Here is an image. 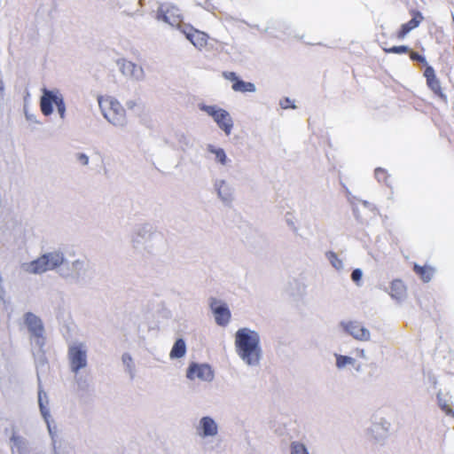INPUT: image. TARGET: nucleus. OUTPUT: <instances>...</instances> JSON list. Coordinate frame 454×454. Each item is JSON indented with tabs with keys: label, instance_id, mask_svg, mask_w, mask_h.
Masks as SVG:
<instances>
[{
	"label": "nucleus",
	"instance_id": "nucleus-28",
	"mask_svg": "<svg viewBox=\"0 0 454 454\" xmlns=\"http://www.w3.org/2000/svg\"><path fill=\"white\" fill-rule=\"evenodd\" d=\"M408 53H409L410 59L411 60L422 63V64L426 65V67L427 66V60H426L425 57H423L422 55H420L418 52L413 51H410Z\"/></svg>",
	"mask_w": 454,
	"mask_h": 454
},
{
	"label": "nucleus",
	"instance_id": "nucleus-5",
	"mask_svg": "<svg viewBox=\"0 0 454 454\" xmlns=\"http://www.w3.org/2000/svg\"><path fill=\"white\" fill-rule=\"evenodd\" d=\"M68 359L71 369L74 372H78L87 365L86 349L82 344H75L68 348Z\"/></svg>",
	"mask_w": 454,
	"mask_h": 454
},
{
	"label": "nucleus",
	"instance_id": "nucleus-25",
	"mask_svg": "<svg viewBox=\"0 0 454 454\" xmlns=\"http://www.w3.org/2000/svg\"><path fill=\"white\" fill-rule=\"evenodd\" d=\"M383 50L386 53H395V54L408 53L410 51L409 47L405 46V45L393 46L390 48H384Z\"/></svg>",
	"mask_w": 454,
	"mask_h": 454
},
{
	"label": "nucleus",
	"instance_id": "nucleus-6",
	"mask_svg": "<svg viewBox=\"0 0 454 454\" xmlns=\"http://www.w3.org/2000/svg\"><path fill=\"white\" fill-rule=\"evenodd\" d=\"M157 19L175 27H179L182 22L180 10L174 4H161L157 12Z\"/></svg>",
	"mask_w": 454,
	"mask_h": 454
},
{
	"label": "nucleus",
	"instance_id": "nucleus-31",
	"mask_svg": "<svg viewBox=\"0 0 454 454\" xmlns=\"http://www.w3.org/2000/svg\"><path fill=\"white\" fill-rule=\"evenodd\" d=\"M375 176L377 178H381V177H384L386 176V171L382 168H376L375 169Z\"/></svg>",
	"mask_w": 454,
	"mask_h": 454
},
{
	"label": "nucleus",
	"instance_id": "nucleus-22",
	"mask_svg": "<svg viewBox=\"0 0 454 454\" xmlns=\"http://www.w3.org/2000/svg\"><path fill=\"white\" fill-rule=\"evenodd\" d=\"M208 151L215 155V159L221 164L225 165L227 162V157L225 152L222 148H215L213 145H208Z\"/></svg>",
	"mask_w": 454,
	"mask_h": 454
},
{
	"label": "nucleus",
	"instance_id": "nucleus-11",
	"mask_svg": "<svg viewBox=\"0 0 454 454\" xmlns=\"http://www.w3.org/2000/svg\"><path fill=\"white\" fill-rule=\"evenodd\" d=\"M223 76L232 82L231 88L234 91L242 93L255 91V85L254 83L240 80L234 72L224 71L223 72Z\"/></svg>",
	"mask_w": 454,
	"mask_h": 454
},
{
	"label": "nucleus",
	"instance_id": "nucleus-1",
	"mask_svg": "<svg viewBox=\"0 0 454 454\" xmlns=\"http://www.w3.org/2000/svg\"><path fill=\"white\" fill-rule=\"evenodd\" d=\"M235 347L238 355L247 364H257L261 358L259 334L248 328L239 329L235 334Z\"/></svg>",
	"mask_w": 454,
	"mask_h": 454
},
{
	"label": "nucleus",
	"instance_id": "nucleus-23",
	"mask_svg": "<svg viewBox=\"0 0 454 454\" xmlns=\"http://www.w3.org/2000/svg\"><path fill=\"white\" fill-rule=\"evenodd\" d=\"M326 257L332 266L336 270H340L343 267L342 261L338 257L336 253L330 251L326 253Z\"/></svg>",
	"mask_w": 454,
	"mask_h": 454
},
{
	"label": "nucleus",
	"instance_id": "nucleus-3",
	"mask_svg": "<svg viewBox=\"0 0 454 454\" xmlns=\"http://www.w3.org/2000/svg\"><path fill=\"white\" fill-rule=\"evenodd\" d=\"M53 104L56 105L60 117L64 118L65 112H66V106H65V103H64L62 96L58 92L48 90L46 89L43 90V94L41 97V100H40V107H41L42 113L45 116H49L52 114V112H53L52 105Z\"/></svg>",
	"mask_w": 454,
	"mask_h": 454
},
{
	"label": "nucleus",
	"instance_id": "nucleus-26",
	"mask_svg": "<svg viewBox=\"0 0 454 454\" xmlns=\"http://www.w3.org/2000/svg\"><path fill=\"white\" fill-rule=\"evenodd\" d=\"M291 454H309V452L302 443L294 442L291 444Z\"/></svg>",
	"mask_w": 454,
	"mask_h": 454
},
{
	"label": "nucleus",
	"instance_id": "nucleus-10",
	"mask_svg": "<svg viewBox=\"0 0 454 454\" xmlns=\"http://www.w3.org/2000/svg\"><path fill=\"white\" fill-rule=\"evenodd\" d=\"M341 326L356 340L366 341L370 339V332L357 321L342 322Z\"/></svg>",
	"mask_w": 454,
	"mask_h": 454
},
{
	"label": "nucleus",
	"instance_id": "nucleus-32",
	"mask_svg": "<svg viewBox=\"0 0 454 454\" xmlns=\"http://www.w3.org/2000/svg\"><path fill=\"white\" fill-rule=\"evenodd\" d=\"M288 103H289V99H288V98H286V105H284V104H281V105H282V106H283L284 108H287V107H288Z\"/></svg>",
	"mask_w": 454,
	"mask_h": 454
},
{
	"label": "nucleus",
	"instance_id": "nucleus-29",
	"mask_svg": "<svg viewBox=\"0 0 454 454\" xmlns=\"http://www.w3.org/2000/svg\"><path fill=\"white\" fill-rule=\"evenodd\" d=\"M363 273L360 269H356L351 273V278L352 280L356 284L359 285L361 278H362Z\"/></svg>",
	"mask_w": 454,
	"mask_h": 454
},
{
	"label": "nucleus",
	"instance_id": "nucleus-4",
	"mask_svg": "<svg viewBox=\"0 0 454 454\" xmlns=\"http://www.w3.org/2000/svg\"><path fill=\"white\" fill-rule=\"evenodd\" d=\"M200 109L210 115L217 123L218 127L224 131L226 135H230L233 127V121L230 114L216 106L200 105Z\"/></svg>",
	"mask_w": 454,
	"mask_h": 454
},
{
	"label": "nucleus",
	"instance_id": "nucleus-18",
	"mask_svg": "<svg viewBox=\"0 0 454 454\" xmlns=\"http://www.w3.org/2000/svg\"><path fill=\"white\" fill-rule=\"evenodd\" d=\"M389 294L392 298L401 301L406 296V286L399 279L393 280L390 285Z\"/></svg>",
	"mask_w": 454,
	"mask_h": 454
},
{
	"label": "nucleus",
	"instance_id": "nucleus-19",
	"mask_svg": "<svg viewBox=\"0 0 454 454\" xmlns=\"http://www.w3.org/2000/svg\"><path fill=\"white\" fill-rule=\"evenodd\" d=\"M413 270L426 282L431 279L434 271L431 266H419L418 264H414Z\"/></svg>",
	"mask_w": 454,
	"mask_h": 454
},
{
	"label": "nucleus",
	"instance_id": "nucleus-27",
	"mask_svg": "<svg viewBox=\"0 0 454 454\" xmlns=\"http://www.w3.org/2000/svg\"><path fill=\"white\" fill-rule=\"evenodd\" d=\"M438 404L441 409L449 416L454 417V411L445 400L438 397Z\"/></svg>",
	"mask_w": 454,
	"mask_h": 454
},
{
	"label": "nucleus",
	"instance_id": "nucleus-2",
	"mask_svg": "<svg viewBox=\"0 0 454 454\" xmlns=\"http://www.w3.org/2000/svg\"><path fill=\"white\" fill-rule=\"evenodd\" d=\"M98 105L104 117L115 126H121L126 121L125 110L115 98L112 97H98Z\"/></svg>",
	"mask_w": 454,
	"mask_h": 454
},
{
	"label": "nucleus",
	"instance_id": "nucleus-7",
	"mask_svg": "<svg viewBox=\"0 0 454 454\" xmlns=\"http://www.w3.org/2000/svg\"><path fill=\"white\" fill-rule=\"evenodd\" d=\"M186 376L192 380L198 379L211 381L214 379V372L208 364L192 363L187 369Z\"/></svg>",
	"mask_w": 454,
	"mask_h": 454
},
{
	"label": "nucleus",
	"instance_id": "nucleus-9",
	"mask_svg": "<svg viewBox=\"0 0 454 454\" xmlns=\"http://www.w3.org/2000/svg\"><path fill=\"white\" fill-rule=\"evenodd\" d=\"M424 76L426 78L427 87L434 92V94L443 101H447V96L442 89L441 82L436 76L434 69L431 66L426 67L424 70Z\"/></svg>",
	"mask_w": 454,
	"mask_h": 454
},
{
	"label": "nucleus",
	"instance_id": "nucleus-24",
	"mask_svg": "<svg viewBox=\"0 0 454 454\" xmlns=\"http://www.w3.org/2000/svg\"><path fill=\"white\" fill-rule=\"evenodd\" d=\"M336 356V366L338 368H343L347 364H354L355 359L348 356H342V355H335Z\"/></svg>",
	"mask_w": 454,
	"mask_h": 454
},
{
	"label": "nucleus",
	"instance_id": "nucleus-20",
	"mask_svg": "<svg viewBox=\"0 0 454 454\" xmlns=\"http://www.w3.org/2000/svg\"><path fill=\"white\" fill-rule=\"evenodd\" d=\"M185 352H186V346H185L184 340L183 339H178L175 342V344L170 351V357L171 358H181L185 355Z\"/></svg>",
	"mask_w": 454,
	"mask_h": 454
},
{
	"label": "nucleus",
	"instance_id": "nucleus-30",
	"mask_svg": "<svg viewBox=\"0 0 454 454\" xmlns=\"http://www.w3.org/2000/svg\"><path fill=\"white\" fill-rule=\"evenodd\" d=\"M77 160L83 166H86V165L89 164V157L86 154H84V153H78L77 154Z\"/></svg>",
	"mask_w": 454,
	"mask_h": 454
},
{
	"label": "nucleus",
	"instance_id": "nucleus-17",
	"mask_svg": "<svg viewBox=\"0 0 454 454\" xmlns=\"http://www.w3.org/2000/svg\"><path fill=\"white\" fill-rule=\"evenodd\" d=\"M120 67L123 74L136 79H139L143 74L142 68L129 60L122 59Z\"/></svg>",
	"mask_w": 454,
	"mask_h": 454
},
{
	"label": "nucleus",
	"instance_id": "nucleus-16",
	"mask_svg": "<svg viewBox=\"0 0 454 454\" xmlns=\"http://www.w3.org/2000/svg\"><path fill=\"white\" fill-rule=\"evenodd\" d=\"M24 270L27 273L40 274L50 270L49 256L42 255L36 260L24 265Z\"/></svg>",
	"mask_w": 454,
	"mask_h": 454
},
{
	"label": "nucleus",
	"instance_id": "nucleus-15",
	"mask_svg": "<svg viewBox=\"0 0 454 454\" xmlns=\"http://www.w3.org/2000/svg\"><path fill=\"white\" fill-rule=\"evenodd\" d=\"M197 431L201 437L215 436L217 434L218 427L212 418L203 417L200 421Z\"/></svg>",
	"mask_w": 454,
	"mask_h": 454
},
{
	"label": "nucleus",
	"instance_id": "nucleus-21",
	"mask_svg": "<svg viewBox=\"0 0 454 454\" xmlns=\"http://www.w3.org/2000/svg\"><path fill=\"white\" fill-rule=\"evenodd\" d=\"M49 256V266L50 270H53L63 262V256L59 253H49L45 254Z\"/></svg>",
	"mask_w": 454,
	"mask_h": 454
},
{
	"label": "nucleus",
	"instance_id": "nucleus-12",
	"mask_svg": "<svg viewBox=\"0 0 454 454\" xmlns=\"http://www.w3.org/2000/svg\"><path fill=\"white\" fill-rule=\"evenodd\" d=\"M25 324L30 333L37 338L43 339L44 333V327L41 318L32 312H27L24 316Z\"/></svg>",
	"mask_w": 454,
	"mask_h": 454
},
{
	"label": "nucleus",
	"instance_id": "nucleus-33",
	"mask_svg": "<svg viewBox=\"0 0 454 454\" xmlns=\"http://www.w3.org/2000/svg\"><path fill=\"white\" fill-rule=\"evenodd\" d=\"M361 356H364V350H361Z\"/></svg>",
	"mask_w": 454,
	"mask_h": 454
},
{
	"label": "nucleus",
	"instance_id": "nucleus-14",
	"mask_svg": "<svg viewBox=\"0 0 454 454\" xmlns=\"http://www.w3.org/2000/svg\"><path fill=\"white\" fill-rule=\"evenodd\" d=\"M410 14L412 17L411 20L406 23H403L396 33V36L399 39L404 38L409 32L418 27L420 25V23L424 20V16L418 10H411Z\"/></svg>",
	"mask_w": 454,
	"mask_h": 454
},
{
	"label": "nucleus",
	"instance_id": "nucleus-13",
	"mask_svg": "<svg viewBox=\"0 0 454 454\" xmlns=\"http://www.w3.org/2000/svg\"><path fill=\"white\" fill-rule=\"evenodd\" d=\"M185 37L198 49L201 50L207 44L208 36L206 33L187 27L182 29Z\"/></svg>",
	"mask_w": 454,
	"mask_h": 454
},
{
	"label": "nucleus",
	"instance_id": "nucleus-8",
	"mask_svg": "<svg viewBox=\"0 0 454 454\" xmlns=\"http://www.w3.org/2000/svg\"><path fill=\"white\" fill-rule=\"evenodd\" d=\"M210 308L218 325L226 326L231 320V311L225 303H221L215 298L210 301Z\"/></svg>",
	"mask_w": 454,
	"mask_h": 454
}]
</instances>
